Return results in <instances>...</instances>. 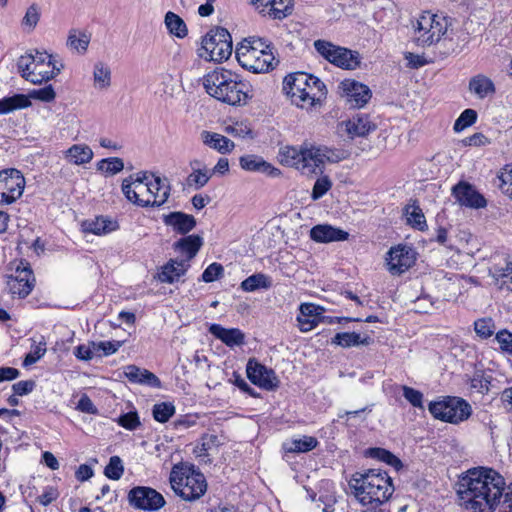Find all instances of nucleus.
Instances as JSON below:
<instances>
[{
    "mask_svg": "<svg viewBox=\"0 0 512 512\" xmlns=\"http://www.w3.org/2000/svg\"><path fill=\"white\" fill-rule=\"evenodd\" d=\"M36 384L33 380H25L14 383L12 386L15 395L23 396L31 393L35 388Z\"/></svg>",
    "mask_w": 512,
    "mask_h": 512,
    "instance_id": "nucleus-64",
    "label": "nucleus"
},
{
    "mask_svg": "<svg viewBox=\"0 0 512 512\" xmlns=\"http://www.w3.org/2000/svg\"><path fill=\"white\" fill-rule=\"evenodd\" d=\"M189 267L188 260H170L162 267L158 278L163 283H174L185 274Z\"/></svg>",
    "mask_w": 512,
    "mask_h": 512,
    "instance_id": "nucleus-31",
    "label": "nucleus"
},
{
    "mask_svg": "<svg viewBox=\"0 0 512 512\" xmlns=\"http://www.w3.org/2000/svg\"><path fill=\"white\" fill-rule=\"evenodd\" d=\"M128 503L137 510L157 511L165 505L164 497L155 489L137 486L128 492Z\"/></svg>",
    "mask_w": 512,
    "mask_h": 512,
    "instance_id": "nucleus-15",
    "label": "nucleus"
},
{
    "mask_svg": "<svg viewBox=\"0 0 512 512\" xmlns=\"http://www.w3.org/2000/svg\"><path fill=\"white\" fill-rule=\"evenodd\" d=\"M90 42V36L85 32L71 30L67 39V45L77 52H85Z\"/></svg>",
    "mask_w": 512,
    "mask_h": 512,
    "instance_id": "nucleus-46",
    "label": "nucleus"
},
{
    "mask_svg": "<svg viewBox=\"0 0 512 512\" xmlns=\"http://www.w3.org/2000/svg\"><path fill=\"white\" fill-rule=\"evenodd\" d=\"M153 417L160 423L167 422L175 413V406L170 402H162L153 406Z\"/></svg>",
    "mask_w": 512,
    "mask_h": 512,
    "instance_id": "nucleus-48",
    "label": "nucleus"
},
{
    "mask_svg": "<svg viewBox=\"0 0 512 512\" xmlns=\"http://www.w3.org/2000/svg\"><path fill=\"white\" fill-rule=\"evenodd\" d=\"M349 487L363 506L370 507H378L388 501L395 490L388 473L375 468L355 472L349 480Z\"/></svg>",
    "mask_w": 512,
    "mask_h": 512,
    "instance_id": "nucleus-2",
    "label": "nucleus"
},
{
    "mask_svg": "<svg viewBox=\"0 0 512 512\" xmlns=\"http://www.w3.org/2000/svg\"><path fill=\"white\" fill-rule=\"evenodd\" d=\"M278 159L281 164L295 167L302 173H316L327 160L326 151L311 144L304 143L300 147L284 146L279 149Z\"/></svg>",
    "mask_w": 512,
    "mask_h": 512,
    "instance_id": "nucleus-5",
    "label": "nucleus"
},
{
    "mask_svg": "<svg viewBox=\"0 0 512 512\" xmlns=\"http://www.w3.org/2000/svg\"><path fill=\"white\" fill-rule=\"evenodd\" d=\"M169 480L174 492L186 501L199 499L207 490L204 475L193 466L174 465Z\"/></svg>",
    "mask_w": 512,
    "mask_h": 512,
    "instance_id": "nucleus-6",
    "label": "nucleus"
},
{
    "mask_svg": "<svg viewBox=\"0 0 512 512\" xmlns=\"http://www.w3.org/2000/svg\"><path fill=\"white\" fill-rule=\"evenodd\" d=\"M93 79L96 88L107 89L111 85L110 68L102 62H97L94 65Z\"/></svg>",
    "mask_w": 512,
    "mask_h": 512,
    "instance_id": "nucleus-42",
    "label": "nucleus"
},
{
    "mask_svg": "<svg viewBox=\"0 0 512 512\" xmlns=\"http://www.w3.org/2000/svg\"><path fill=\"white\" fill-rule=\"evenodd\" d=\"M81 227L82 231L85 233L104 235L116 231L119 228V225L115 220L98 216L95 219L83 221Z\"/></svg>",
    "mask_w": 512,
    "mask_h": 512,
    "instance_id": "nucleus-30",
    "label": "nucleus"
},
{
    "mask_svg": "<svg viewBox=\"0 0 512 512\" xmlns=\"http://www.w3.org/2000/svg\"><path fill=\"white\" fill-rule=\"evenodd\" d=\"M239 164L242 169L250 172H261L266 175L277 177L280 175V170L270 163L263 160V158L256 155H245L240 157Z\"/></svg>",
    "mask_w": 512,
    "mask_h": 512,
    "instance_id": "nucleus-25",
    "label": "nucleus"
},
{
    "mask_svg": "<svg viewBox=\"0 0 512 512\" xmlns=\"http://www.w3.org/2000/svg\"><path fill=\"white\" fill-rule=\"evenodd\" d=\"M56 93L52 85H47L40 89H33L28 96L24 94H15L11 97L0 99V114H7L17 109L27 108L31 105L29 98L43 102H51L55 99Z\"/></svg>",
    "mask_w": 512,
    "mask_h": 512,
    "instance_id": "nucleus-13",
    "label": "nucleus"
},
{
    "mask_svg": "<svg viewBox=\"0 0 512 512\" xmlns=\"http://www.w3.org/2000/svg\"><path fill=\"white\" fill-rule=\"evenodd\" d=\"M499 179L503 192L512 198V164L503 169L499 175Z\"/></svg>",
    "mask_w": 512,
    "mask_h": 512,
    "instance_id": "nucleus-59",
    "label": "nucleus"
},
{
    "mask_svg": "<svg viewBox=\"0 0 512 512\" xmlns=\"http://www.w3.org/2000/svg\"><path fill=\"white\" fill-rule=\"evenodd\" d=\"M118 423L128 430H135L140 426L139 416L136 412H128L121 415L118 419Z\"/></svg>",
    "mask_w": 512,
    "mask_h": 512,
    "instance_id": "nucleus-62",
    "label": "nucleus"
},
{
    "mask_svg": "<svg viewBox=\"0 0 512 512\" xmlns=\"http://www.w3.org/2000/svg\"><path fill=\"white\" fill-rule=\"evenodd\" d=\"M209 332L229 347L241 346L245 342V335L238 328L227 329L219 324H212Z\"/></svg>",
    "mask_w": 512,
    "mask_h": 512,
    "instance_id": "nucleus-27",
    "label": "nucleus"
},
{
    "mask_svg": "<svg viewBox=\"0 0 512 512\" xmlns=\"http://www.w3.org/2000/svg\"><path fill=\"white\" fill-rule=\"evenodd\" d=\"M124 375L131 383L147 385L153 388L161 387V381L154 373L136 365L126 366L124 368Z\"/></svg>",
    "mask_w": 512,
    "mask_h": 512,
    "instance_id": "nucleus-24",
    "label": "nucleus"
},
{
    "mask_svg": "<svg viewBox=\"0 0 512 512\" xmlns=\"http://www.w3.org/2000/svg\"><path fill=\"white\" fill-rule=\"evenodd\" d=\"M29 68L30 69L28 71L19 72L21 76L33 84H41L42 82H47L57 76L63 68V65L60 64L59 67L46 68V65L39 64L36 66H30Z\"/></svg>",
    "mask_w": 512,
    "mask_h": 512,
    "instance_id": "nucleus-28",
    "label": "nucleus"
},
{
    "mask_svg": "<svg viewBox=\"0 0 512 512\" xmlns=\"http://www.w3.org/2000/svg\"><path fill=\"white\" fill-rule=\"evenodd\" d=\"M368 454L370 457L385 462L386 464L394 467L396 470L401 469L403 466L400 459L386 449L370 448Z\"/></svg>",
    "mask_w": 512,
    "mask_h": 512,
    "instance_id": "nucleus-44",
    "label": "nucleus"
},
{
    "mask_svg": "<svg viewBox=\"0 0 512 512\" xmlns=\"http://www.w3.org/2000/svg\"><path fill=\"white\" fill-rule=\"evenodd\" d=\"M415 262V252L411 247L399 245L389 251L388 270L393 275H400Z\"/></svg>",
    "mask_w": 512,
    "mask_h": 512,
    "instance_id": "nucleus-18",
    "label": "nucleus"
},
{
    "mask_svg": "<svg viewBox=\"0 0 512 512\" xmlns=\"http://www.w3.org/2000/svg\"><path fill=\"white\" fill-rule=\"evenodd\" d=\"M469 90L480 99L495 93V86L491 79L484 75H477L470 79Z\"/></svg>",
    "mask_w": 512,
    "mask_h": 512,
    "instance_id": "nucleus-38",
    "label": "nucleus"
},
{
    "mask_svg": "<svg viewBox=\"0 0 512 512\" xmlns=\"http://www.w3.org/2000/svg\"><path fill=\"white\" fill-rule=\"evenodd\" d=\"M165 25H166V28L168 29V31L178 37V38H184L187 33H188V29H187V26L185 24V22L183 21V19L178 16L177 14L169 11L166 13L165 15Z\"/></svg>",
    "mask_w": 512,
    "mask_h": 512,
    "instance_id": "nucleus-40",
    "label": "nucleus"
},
{
    "mask_svg": "<svg viewBox=\"0 0 512 512\" xmlns=\"http://www.w3.org/2000/svg\"><path fill=\"white\" fill-rule=\"evenodd\" d=\"M138 190H145L150 198L149 206H162L169 198L171 187L167 178L152 175V179L146 184L137 185Z\"/></svg>",
    "mask_w": 512,
    "mask_h": 512,
    "instance_id": "nucleus-19",
    "label": "nucleus"
},
{
    "mask_svg": "<svg viewBox=\"0 0 512 512\" xmlns=\"http://www.w3.org/2000/svg\"><path fill=\"white\" fill-rule=\"evenodd\" d=\"M495 329L494 322L491 318L478 319L474 323V330L481 338H489L493 335Z\"/></svg>",
    "mask_w": 512,
    "mask_h": 512,
    "instance_id": "nucleus-53",
    "label": "nucleus"
},
{
    "mask_svg": "<svg viewBox=\"0 0 512 512\" xmlns=\"http://www.w3.org/2000/svg\"><path fill=\"white\" fill-rule=\"evenodd\" d=\"M504 478L486 467L469 469L459 477L456 491L460 505L471 512H493L505 490Z\"/></svg>",
    "mask_w": 512,
    "mask_h": 512,
    "instance_id": "nucleus-1",
    "label": "nucleus"
},
{
    "mask_svg": "<svg viewBox=\"0 0 512 512\" xmlns=\"http://www.w3.org/2000/svg\"><path fill=\"white\" fill-rule=\"evenodd\" d=\"M373 342L370 336L361 337L356 332H341L337 333L332 339L331 344L341 346L343 348H349L352 346H368Z\"/></svg>",
    "mask_w": 512,
    "mask_h": 512,
    "instance_id": "nucleus-33",
    "label": "nucleus"
},
{
    "mask_svg": "<svg viewBox=\"0 0 512 512\" xmlns=\"http://www.w3.org/2000/svg\"><path fill=\"white\" fill-rule=\"evenodd\" d=\"M211 177L208 169H193L186 178V184L188 187L199 190L208 183Z\"/></svg>",
    "mask_w": 512,
    "mask_h": 512,
    "instance_id": "nucleus-45",
    "label": "nucleus"
},
{
    "mask_svg": "<svg viewBox=\"0 0 512 512\" xmlns=\"http://www.w3.org/2000/svg\"><path fill=\"white\" fill-rule=\"evenodd\" d=\"M122 192L130 202L140 207H149L150 198L141 197L142 192H140V190L136 189V187L131 184L130 179H125L123 181Z\"/></svg>",
    "mask_w": 512,
    "mask_h": 512,
    "instance_id": "nucleus-41",
    "label": "nucleus"
},
{
    "mask_svg": "<svg viewBox=\"0 0 512 512\" xmlns=\"http://www.w3.org/2000/svg\"><path fill=\"white\" fill-rule=\"evenodd\" d=\"M490 275L500 289L512 291V262H506L504 267L494 265L490 269Z\"/></svg>",
    "mask_w": 512,
    "mask_h": 512,
    "instance_id": "nucleus-35",
    "label": "nucleus"
},
{
    "mask_svg": "<svg viewBox=\"0 0 512 512\" xmlns=\"http://www.w3.org/2000/svg\"><path fill=\"white\" fill-rule=\"evenodd\" d=\"M292 0H272L267 15L273 19H284L292 13Z\"/></svg>",
    "mask_w": 512,
    "mask_h": 512,
    "instance_id": "nucleus-43",
    "label": "nucleus"
},
{
    "mask_svg": "<svg viewBox=\"0 0 512 512\" xmlns=\"http://www.w3.org/2000/svg\"><path fill=\"white\" fill-rule=\"evenodd\" d=\"M46 352V343L40 342L24 358L23 366L28 367L41 359Z\"/></svg>",
    "mask_w": 512,
    "mask_h": 512,
    "instance_id": "nucleus-57",
    "label": "nucleus"
},
{
    "mask_svg": "<svg viewBox=\"0 0 512 512\" xmlns=\"http://www.w3.org/2000/svg\"><path fill=\"white\" fill-rule=\"evenodd\" d=\"M246 373L248 379L262 389L272 391L279 387L280 381L276 373L254 358L248 360Z\"/></svg>",
    "mask_w": 512,
    "mask_h": 512,
    "instance_id": "nucleus-16",
    "label": "nucleus"
},
{
    "mask_svg": "<svg viewBox=\"0 0 512 512\" xmlns=\"http://www.w3.org/2000/svg\"><path fill=\"white\" fill-rule=\"evenodd\" d=\"M345 126L351 138L364 137L377 128L376 124L370 120L368 115L360 113L349 119L345 123Z\"/></svg>",
    "mask_w": 512,
    "mask_h": 512,
    "instance_id": "nucleus-26",
    "label": "nucleus"
},
{
    "mask_svg": "<svg viewBox=\"0 0 512 512\" xmlns=\"http://www.w3.org/2000/svg\"><path fill=\"white\" fill-rule=\"evenodd\" d=\"M14 272L7 276V288L13 296L25 298L32 291L35 277L30 263L26 260L10 263Z\"/></svg>",
    "mask_w": 512,
    "mask_h": 512,
    "instance_id": "nucleus-12",
    "label": "nucleus"
},
{
    "mask_svg": "<svg viewBox=\"0 0 512 512\" xmlns=\"http://www.w3.org/2000/svg\"><path fill=\"white\" fill-rule=\"evenodd\" d=\"M163 221L167 226H171L179 234H186L196 226L194 216L183 212H171L163 216Z\"/></svg>",
    "mask_w": 512,
    "mask_h": 512,
    "instance_id": "nucleus-29",
    "label": "nucleus"
},
{
    "mask_svg": "<svg viewBox=\"0 0 512 512\" xmlns=\"http://www.w3.org/2000/svg\"><path fill=\"white\" fill-rule=\"evenodd\" d=\"M124 472L122 460L119 456H112L105 467L104 474L112 480H119Z\"/></svg>",
    "mask_w": 512,
    "mask_h": 512,
    "instance_id": "nucleus-51",
    "label": "nucleus"
},
{
    "mask_svg": "<svg viewBox=\"0 0 512 512\" xmlns=\"http://www.w3.org/2000/svg\"><path fill=\"white\" fill-rule=\"evenodd\" d=\"M223 272V266L219 263L214 262L204 270L201 278L204 282L210 283L219 279L223 275Z\"/></svg>",
    "mask_w": 512,
    "mask_h": 512,
    "instance_id": "nucleus-56",
    "label": "nucleus"
},
{
    "mask_svg": "<svg viewBox=\"0 0 512 512\" xmlns=\"http://www.w3.org/2000/svg\"><path fill=\"white\" fill-rule=\"evenodd\" d=\"M203 244V240L198 235H189L178 240L174 247L183 253H186L187 257L185 260L188 262L193 259Z\"/></svg>",
    "mask_w": 512,
    "mask_h": 512,
    "instance_id": "nucleus-37",
    "label": "nucleus"
},
{
    "mask_svg": "<svg viewBox=\"0 0 512 512\" xmlns=\"http://www.w3.org/2000/svg\"><path fill=\"white\" fill-rule=\"evenodd\" d=\"M65 157L70 163L84 165L93 158V151L88 145L74 144L66 152Z\"/></svg>",
    "mask_w": 512,
    "mask_h": 512,
    "instance_id": "nucleus-34",
    "label": "nucleus"
},
{
    "mask_svg": "<svg viewBox=\"0 0 512 512\" xmlns=\"http://www.w3.org/2000/svg\"><path fill=\"white\" fill-rule=\"evenodd\" d=\"M490 376H485L481 371H477L469 379V387L472 391L485 394L489 391Z\"/></svg>",
    "mask_w": 512,
    "mask_h": 512,
    "instance_id": "nucleus-49",
    "label": "nucleus"
},
{
    "mask_svg": "<svg viewBox=\"0 0 512 512\" xmlns=\"http://www.w3.org/2000/svg\"><path fill=\"white\" fill-rule=\"evenodd\" d=\"M236 58L239 64L253 73H264L274 68L275 57L271 51L258 50V47H243V43L236 48Z\"/></svg>",
    "mask_w": 512,
    "mask_h": 512,
    "instance_id": "nucleus-11",
    "label": "nucleus"
},
{
    "mask_svg": "<svg viewBox=\"0 0 512 512\" xmlns=\"http://www.w3.org/2000/svg\"><path fill=\"white\" fill-rule=\"evenodd\" d=\"M272 286L271 278L264 273H255L240 284V288L245 292H254L259 289H269Z\"/></svg>",
    "mask_w": 512,
    "mask_h": 512,
    "instance_id": "nucleus-39",
    "label": "nucleus"
},
{
    "mask_svg": "<svg viewBox=\"0 0 512 512\" xmlns=\"http://www.w3.org/2000/svg\"><path fill=\"white\" fill-rule=\"evenodd\" d=\"M407 221L408 223L417 228L420 231H423L427 228L425 216L419 206H409L406 208Z\"/></svg>",
    "mask_w": 512,
    "mask_h": 512,
    "instance_id": "nucleus-47",
    "label": "nucleus"
},
{
    "mask_svg": "<svg viewBox=\"0 0 512 512\" xmlns=\"http://www.w3.org/2000/svg\"><path fill=\"white\" fill-rule=\"evenodd\" d=\"M404 398L414 407L423 408V394L412 387L402 386Z\"/></svg>",
    "mask_w": 512,
    "mask_h": 512,
    "instance_id": "nucleus-55",
    "label": "nucleus"
},
{
    "mask_svg": "<svg viewBox=\"0 0 512 512\" xmlns=\"http://www.w3.org/2000/svg\"><path fill=\"white\" fill-rule=\"evenodd\" d=\"M25 187V178L14 168L0 171V204H11L20 198Z\"/></svg>",
    "mask_w": 512,
    "mask_h": 512,
    "instance_id": "nucleus-14",
    "label": "nucleus"
},
{
    "mask_svg": "<svg viewBox=\"0 0 512 512\" xmlns=\"http://www.w3.org/2000/svg\"><path fill=\"white\" fill-rule=\"evenodd\" d=\"M46 65L49 67H58L54 57L47 52H40L38 50L31 51L26 55H22L17 60V68L19 72L28 71L30 66Z\"/></svg>",
    "mask_w": 512,
    "mask_h": 512,
    "instance_id": "nucleus-23",
    "label": "nucleus"
},
{
    "mask_svg": "<svg viewBox=\"0 0 512 512\" xmlns=\"http://www.w3.org/2000/svg\"><path fill=\"white\" fill-rule=\"evenodd\" d=\"M429 412L437 419L457 424L470 417L471 406L462 398L447 396L441 401L431 402Z\"/></svg>",
    "mask_w": 512,
    "mask_h": 512,
    "instance_id": "nucleus-9",
    "label": "nucleus"
},
{
    "mask_svg": "<svg viewBox=\"0 0 512 512\" xmlns=\"http://www.w3.org/2000/svg\"><path fill=\"white\" fill-rule=\"evenodd\" d=\"M332 187V181L328 176L318 178L313 186L311 197L318 200L323 197Z\"/></svg>",
    "mask_w": 512,
    "mask_h": 512,
    "instance_id": "nucleus-54",
    "label": "nucleus"
},
{
    "mask_svg": "<svg viewBox=\"0 0 512 512\" xmlns=\"http://www.w3.org/2000/svg\"><path fill=\"white\" fill-rule=\"evenodd\" d=\"M349 233L328 224H319L310 230V238L318 243L347 240Z\"/></svg>",
    "mask_w": 512,
    "mask_h": 512,
    "instance_id": "nucleus-22",
    "label": "nucleus"
},
{
    "mask_svg": "<svg viewBox=\"0 0 512 512\" xmlns=\"http://www.w3.org/2000/svg\"><path fill=\"white\" fill-rule=\"evenodd\" d=\"M40 19V12L36 4H32L26 11V14L22 20L24 26L29 27L33 30Z\"/></svg>",
    "mask_w": 512,
    "mask_h": 512,
    "instance_id": "nucleus-60",
    "label": "nucleus"
},
{
    "mask_svg": "<svg viewBox=\"0 0 512 512\" xmlns=\"http://www.w3.org/2000/svg\"><path fill=\"white\" fill-rule=\"evenodd\" d=\"M314 48L324 59L339 68L354 70L360 66L361 57L357 51L320 39L314 42Z\"/></svg>",
    "mask_w": 512,
    "mask_h": 512,
    "instance_id": "nucleus-10",
    "label": "nucleus"
},
{
    "mask_svg": "<svg viewBox=\"0 0 512 512\" xmlns=\"http://www.w3.org/2000/svg\"><path fill=\"white\" fill-rule=\"evenodd\" d=\"M203 86L210 96L233 106L245 104L252 97L250 84L230 70L208 73L204 76Z\"/></svg>",
    "mask_w": 512,
    "mask_h": 512,
    "instance_id": "nucleus-3",
    "label": "nucleus"
},
{
    "mask_svg": "<svg viewBox=\"0 0 512 512\" xmlns=\"http://www.w3.org/2000/svg\"><path fill=\"white\" fill-rule=\"evenodd\" d=\"M449 26L446 17L423 12L413 24L414 41L422 47L436 44L447 34Z\"/></svg>",
    "mask_w": 512,
    "mask_h": 512,
    "instance_id": "nucleus-7",
    "label": "nucleus"
},
{
    "mask_svg": "<svg viewBox=\"0 0 512 512\" xmlns=\"http://www.w3.org/2000/svg\"><path fill=\"white\" fill-rule=\"evenodd\" d=\"M201 140L202 142L209 146L210 148L218 151L221 154L230 153L235 145L234 142L231 141L229 138L210 131H202L201 134Z\"/></svg>",
    "mask_w": 512,
    "mask_h": 512,
    "instance_id": "nucleus-32",
    "label": "nucleus"
},
{
    "mask_svg": "<svg viewBox=\"0 0 512 512\" xmlns=\"http://www.w3.org/2000/svg\"><path fill=\"white\" fill-rule=\"evenodd\" d=\"M477 120V112L473 109L464 110L454 123L455 132H461L465 128L473 125Z\"/></svg>",
    "mask_w": 512,
    "mask_h": 512,
    "instance_id": "nucleus-52",
    "label": "nucleus"
},
{
    "mask_svg": "<svg viewBox=\"0 0 512 512\" xmlns=\"http://www.w3.org/2000/svg\"><path fill=\"white\" fill-rule=\"evenodd\" d=\"M495 340L499 343L502 351L512 356V333L501 330L496 334Z\"/></svg>",
    "mask_w": 512,
    "mask_h": 512,
    "instance_id": "nucleus-61",
    "label": "nucleus"
},
{
    "mask_svg": "<svg viewBox=\"0 0 512 512\" xmlns=\"http://www.w3.org/2000/svg\"><path fill=\"white\" fill-rule=\"evenodd\" d=\"M219 444H220V442H219V438L217 435L205 434L201 438V445L199 447V449H200L199 456H207L208 451L215 447H218Z\"/></svg>",
    "mask_w": 512,
    "mask_h": 512,
    "instance_id": "nucleus-58",
    "label": "nucleus"
},
{
    "mask_svg": "<svg viewBox=\"0 0 512 512\" xmlns=\"http://www.w3.org/2000/svg\"><path fill=\"white\" fill-rule=\"evenodd\" d=\"M124 168V162L121 158L112 157L102 159L97 163V169L110 175H115L122 171Z\"/></svg>",
    "mask_w": 512,
    "mask_h": 512,
    "instance_id": "nucleus-50",
    "label": "nucleus"
},
{
    "mask_svg": "<svg viewBox=\"0 0 512 512\" xmlns=\"http://www.w3.org/2000/svg\"><path fill=\"white\" fill-rule=\"evenodd\" d=\"M232 37L224 27H214L202 39L199 56L207 61L222 62L232 54Z\"/></svg>",
    "mask_w": 512,
    "mask_h": 512,
    "instance_id": "nucleus-8",
    "label": "nucleus"
},
{
    "mask_svg": "<svg viewBox=\"0 0 512 512\" xmlns=\"http://www.w3.org/2000/svg\"><path fill=\"white\" fill-rule=\"evenodd\" d=\"M318 440L313 436H303L283 443V450L286 453H306L315 449Z\"/></svg>",
    "mask_w": 512,
    "mask_h": 512,
    "instance_id": "nucleus-36",
    "label": "nucleus"
},
{
    "mask_svg": "<svg viewBox=\"0 0 512 512\" xmlns=\"http://www.w3.org/2000/svg\"><path fill=\"white\" fill-rule=\"evenodd\" d=\"M283 91L293 104L305 109L320 103L327 94L326 86L319 78L304 72L287 75L283 81Z\"/></svg>",
    "mask_w": 512,
    "mask_h": 512,
    "instance_id": "nucleus-4",
    "label": "nucleus"
},
{
    "mask_svg": "<svg viewBox=\"0 0 512 512\" xmlns=\"http://www.w3.org/2000/svg\"><path fill=\"white\" fill-rule=\"evenodd\" d=\"M297 316L298 327L302 332H308L315 328L321 320L325 309L312 303H302Z\"/></svg>",
    "mask_w": 512,
    "mask_h": 512,
    "instance_id": "nucleus-21",
    "label": "nucleus"
},
{
    "mask_svg": "<svg viewBox=\"0 0 512 512\" xmlns=\"http://www.w3.org/2000/svg\"><path fill=\"white\" fill-rule=\"evenodd\" d=\"M452 195L461 206L480 209L487 205L485 197L472 184L465 181H460L452 188Z\"/></svg>",
    "mask_w": 512,
    "mask_h": 512,
    "instance_id": "nucleus-17",
    "label": "nucleus"
},
{
    "mask_svg": "<svg viewBox=\"0 0 512 512\" xmlns=\"http://www.w3.org/2000/svg\"><path fill=\"white\" fill-rule=\"evenodd\" d=\"M340 88L343 91L347 102L354 108H361L371 99L372 93L365 84L352 79H345L341 82Z\"/></svg>",
    "mask_w": 512,
    "mask_h": 512,
    "instance_id": "nucleus-20",
    "label": "nucleus"
},
{
    "mask_svg": "<svg viewBox=\"0 0 512 512\" xmlns=\"http://www.w3.org/2000/svg\"><path fill=\"white\" fill-rule=\"evenodd\" d=\"M120 347V341H101L99 343H93L94 350L96 352L102 351L105 356L114 354Z\"/></svg>",
    "mask_w": 512,
    "mask_h": 512,
    "instance_id": "nucleus-63",
    "label": "nucleus"
}]
</instances>
